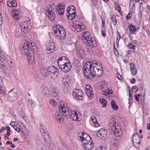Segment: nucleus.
Returning <instances> with one entry per match:
<instances>
[{
	"label": "nucleus",
	"instance_id": "603ef678",
	"mask_svg": "<svg viewBox=\"0 0 150 150\" xmlns=\"http://www.w3.org/2000/svg\"><path fill=\"white\" fill-rule=\"evenodd\" d=\"M16 122H11L10 123V125H11L13 128L14 127V126H15V123Z\"/></svg>",
	"mask_w": 150,
	"mask_h": 150
},
{
	"label": "nucleus",
	"instance_id": "7c9ffc66",
	"mask_svg": "<svg viewBox=\"0 0 150 150\" xmlns=\"http://www.w3.org/2000/svg\"><path fill=\"white\" fill-rule=\"evenodd\" d=\"M91 121L94 124V126L96 127H97L99 126V124L97 122V120L96 117L94 116H91Z\"/></svg>",
	"mask_w": 150,
	"mask_h": 150
},
{
	"label": "nucleus",
	"instance_id": "9b49d317",
	"mask_svg": "<svg viewBox=\"0 0 150 150\" xmlns=\"http://www.w3.org/2000/svg\"><path fill=\"white\" fill-rule=\"evenodd\" d=\"M20 27L22 31L24 33L30 31L31 26L30 23L28 21H23L20 24Z\"/></svg>",
	"mask_w": 150,
	"mask_h": 150
},
{
	"label": "nucleus",
	"instance_id": "e2e57ef3",
	"mask_svg": "<svg viewBox=\"0 0 150 150\" xmlns=\"http://www.w3.org/2000/svg\"><path fill=\"white\" fill-rule=\"evenodd\" d=\"M136 81V80L134 78H133L132 80L131 81L132 83H134V81Z\"/></svg>",
	"mask_w": 150,
	"mask_h": 150
},
{
	"label": "nucleus",
	"instance_id": "a878e982",
	"mask_svg": "<svg viewBox=\"0 0 150 150\" xmlns=\"http://www.w3.org/2000/svg\"><path fill=\"white\" fill-rule=\"evenodd\" d=\"M115 135V137H114L112 138L111 140V143L112 145L115 147H117L118 145V141L117 138V137Z\"/></svg>",
	"mask_w": 150,
	"mask_h": 150
},
{
	"label": "nucleus",
	"instance_id": "ea45409f",
	"mask_svg": "<svg viewBox=\"0 0 150 150\" xmlns=\"http://www.w3.org/2000/svg\"><path fill=\"white\" fill-rule=\"evenodd\" d=\"M63 82L65 85H68L70 84V81L69 79L68 78L65 79L63 78Z\"/></svg>",
	"mask_w": 150,
	"mask_h": 150
},
{
	"label": "nucleus",
	"instance_id": "c85d7f7f",
	"mask_svg": "<svg viewBox=\"0 0 150 150\" xmlns=\"http://www.w3.org/2000/svg\"><path fill=\"white\" fill-rule=\"evenodd\" d=\"M130 30V33L133 34H135L137 30V28L134 25H130L128 27Z\"/></svg>",
	"mask_w": 150,
	"mask_h": 150
},
{
	"label": "nucleus",
	"instance_id": "3c124183",
	"mask_svg": "<svg viewBox=\"0 0 150 150\" xmlns=\"http://www.w3.org/2000/svg\"><path fill=\"white\" fill-rule=\"evenodd\" d=\"M67 8L68 9H70L71 10H76L75 7L74 6L72 5L70 6Z\"/></svg>",
	"mask_w": 150,
	"mask_h": 150
},
{
	"label": "nucleus",
	"instance_id": "052dcab7",
	"mask_svg": "<svg viewBox=\"0 0 150 150\" xmlns=\"http://www.w3.org/2000/svg\"><path fill=\"white\" fill-rule=\"evenodd\" d=\"M135 99H136V100L137 101H139V98L137 96V95H135Z\"/></svg>",
	"mask_w": 150,
	"mask_h": 150
},
{
	"label": "nucleus",
	"instance_id": "4d7b16f0",
	"mask_svg": "<svg viewBox=\"0 0 150 150\" xmlns=\"http://www.w3.org/2000/svg\"><path fill=\"white\" fill-rule=\"evenodd\" d=\"M132 100V96H130V97H129V104H130Z\"/></svg>",
	"mask_w": 150,
	"mask_h": 150
},
{
	"label": "nucleus",
	"instance_id": "7ed1b4c3",
	"mask_svg": "<svg viewBox=\"0 0 150 150\" xmlns=\"http://www.w3.org/2000/svg\"><path fill=\"white\" fill-rule=\"evenodd\" d=\"M78 139L82 142V146L85 149L89 150L94 146V143L90 136L86 133H80L78 135Z\"/></svg>",
	"mask_w": 150,
	"mask_h": 150
},
{
	"label": "nucleus",
	"instance_id": "c756f323",
	"mask_svg": "<svg viewBox=\"0 0 150 150\" xmlns=\"http://www.w3.org/2000/svg\"><path fill=\"white\" fill-rule=\"evenodd\" d=\"M19 14V12L18 10H16L15 9H13L12 14L13 16V18L16 19H17L19 17L18 14Z\"/></svg>",
	"mask_w": 150,
	"mask_h": 150
},
{
	"label": "nucleus",
	"instance_id": "4468645a",
	"mask_svg": "<svg viewBox=\"0 0 150 150\" xmlns=\"http://www.w3.org/2000/svg\"><path fill=\"white\" fill-rule=\"evenodd\" d=\"M132 139L134 146L137 148L138 147L140 139L138 133H136L134 134L132 136Z\"/></svg>",
	"mask_w": 150,
	"mask_h": 150
},
{
	"label": "nucleus",
	"instance_id": "6e6d98bb",
	"mask_svg": "<svg viewBox=\"0 0 150 150\" xmlns=\"http://www.w3.org/2000/svg\"><path fill=\"white\" fill-rule=\"evenodd\" d=\"M28 102L30 103V104L32 105L34 102L33 101V100L31 99H29L28 100Z\"/></svg>",
	"mask_w": 150,
	"mask_h": 150
},
{
	"label": "nucleus",
	"instance_id": "8fccbe9b",
	"mask_svg": "<svg viewBox=\"0 0 150 150\" xmlns=\"http://www.w3.org/2000/svg\"><path fill=\"white\" fill-rule=\"evenodd\" d=\"M116 10H118L119 12L120 13L121 8L118 5H117V6L116 7Z\"/></svg>",
	"mask_w": 150,
	"mask_h": 150
},
{
	"label": "nucleus",
	"instance_id": "393cba45",
	"mask_svg": "<svg viewBox=\"0 0 150 150\" xmlns=\"http://www.w3.org/2000/svg\"><path fill=\"white\" fill-rule=\"evenodd\" d=\"M7 6L10 7H16L17 3L15 0H8L7 2Z\"/></svg>",
	"mask_w": 150,
	"mask_h": 150
},
{
	"label": "nucleus",
	"instance_id": "f8f14e48",
	"mask_svg": "<svg viewBox=\"0 0 150 150\" xmlns=\"http://www.w3.org/2000/svg\"><path fill=\"white\" fill-rule=\"evenodd\" d=\"M73 96L74 98L77 100L83 99V92L80 89H74L73 92Z\"/></svg>",
	"mask_w": 150,
	"mask_h": 150
},
{
	"label": "nucleus",
	"instance_id": "aec40b11",
	"mask_svg": "<svg viewBox=\"0 0 150 150\" xmlns=\"http://www.w3.org/2000/svg\"><path fill=\"white\" fill-rule=\"evenodd\" d=\"M59 90L55 87H51L49 89L48 95L53 97H56L58 96Z\"/></svg>",
	"mask_w": 150,
	"mask_h": 150
},
{
	"label": "nucleus",
	"instance_id": "bf43d9fd",
	"mask_svg": "<svg viewBox=\"0 0 150 150\" xmlns=\"http://www.w3.org/2000/svg\"><path fill=\"white\" fill-rule=\"evenodd\" d=\"M139 6L140 8H143L142 2L140 3Z\"/></svg>",
	"mask_w": 150,
	"mask_h": 150
},
{
	"label": "nucleus",
	"instance_id": "423d86ee",
	"mask_svg": "<svg viewBox=\"0 0 150 150\" xmlns=\"http://www.w3.org/2000/svg\"><path fill=\"white\" fill-rule=\"evenodd\" d=\"M81 40L84 43L88 46L96 47L97 46L95 38L90 35L89 32H86L83 33L82 36Z\"/></svg>",
	"mask_w": 150,
	"mask_h": 150
},
{
	"label": "nucleus",
	"instance_id": "dca6fc26",
	"mask_svg": "<svg viewBox=\"0 0 150 150\" xmlns=\"http://www.w3.org/2000/svg\"><path fill=\"white\" fill-rule=\"evenodd\" d=\"M85 92L88 98L91 99L93 97L94 95L92 91V88L89 85H87L85 86Z\"/></svg>",
	"mask_w": 150,
	"mask_h": 150
},
{
	"label": "nucleus",
	"instance_id": "de8ad7c7",
	"mask_svg": "<svg viewBox=\"0 0 150 150\" xmlns=\"http://www.w3.org/2000/svg\"><path fill=\"white\" fill-rule=\"evenodd\" d=\"M92 2L95 6H96L98 3V0H91Z\"/></svg>",
	"mask_w": 150,
	"mask_h": 150
},
{
	"label": "nucleus",
	"instance_id": "680f3d73",
	"mask_svg": "<svg viewBox=\"0 0 150 150\" xmlns=\"http://www.w3.org/2000/svg\"><path fill=\"white\" fill-rule=\"evenodd\" d=\"M147 129L148 130L150 129V124L149 123L147 124Z\"/></svg>",
	"mask_w": 150,
	"mask_h": 150
},
{
	"label": "nucleus",
	"instance_id": "f3484780",
	"mask_svg": "<svg viewBox=\"0 0 150 150\" xmlns=\"http://www.w3.org/2000/svg\"><path fill=\"white\" fill-rule=\"evenodd\" d=\"M107 86L105 83H103L101 85V88L102 89L101 91V93L102 94L107 96L109 94H111L112 92V90L108 88L103 89L106 87Z\"/></svg>",
	"mask_w": 150,
	"mask_h": 150
},
{
	"label": "nucleus",
	"instance_id": "cd10ccee",
	"mask_svg": "<svg viewBox=\"0 0 150 150\" xmlns=\"http://www.w3.org/2000/svg\"><path fill=\"white\" fill-rule=\"evenodd\" d=\"M4 60L0 57V68L2 71L6 70L7 67L5 65L3 62Z\"/></svg>",
	"mask_w": 150,
	"mask_h": 150
},
{
	"label": "nucleus",
	"instance_id": "0e129e2a",
	"mask_svg": "<svg viewBox=\"0 0 150 150\" xmlns=\"http://www.w3.org/2000/svg\"><path fill=\"white\" fill-rule=\"evenodd\" d=\"M6 143L7 144H9L11 145L12 143L11 142L8 141L6 142Z\"/></svg>",
	"mask_w": 150,
	"mask_h": 150
},
{
	"label": "nucleus",
	"instance_id": "a211bd4d",
	"mask_svg": "<svg viewBox=\"0 0 150 150\" xmlns=\"http://www.w3.org/2000/svg\"><path fill=\"white\" fill-rule=\"evenodd\" d=\"M65 8L64 4L63 3H59L56 7V10L60 15H62L64 14Z\"/></svg>",
	"mask_w": 150,
	"mask_h": 150
},
{
	"label": "nucleus",
	"instance_id": "9d476101",
	"mask_svg": "<svg viewBox=\"0 0 150 150\" xmlns=\"http://www.w3.org/2000/svg\"><path fill=\"white\" fill-rule=\"evenodd\" d=\"M66 103L60 104L59 108L60 112H62L63 115L65 117H67L69 114H71V110L69 109L67 106Z\"/></svg>",
	"mask_w": 150,
	"mask_h": 150
},
{
	"label": "nucleus",
	"instance_id": "bb28decb",
	"mask_svg": "<svg viewBox=\"0 0 150 150\" xmlns=\"http://www.w3.org/2000/svg\"><path fill=\"white\" fill-rule=\"evenodd\" d=\"M42 91L44 96L48 98L49 95H48L49 89L48 90L47 87L45 86H42Z\"/></svg>",
	"mask_w": 150,
	"mask_h": 150
},
{
	"label": "nucleus",
	"instance_id": "4c0bfd02",
	"mask_svg": "<svg viewBox=\"0 0 150 150\" xmlns=\"http://www.w3.org/2000/svg\"><path fill=\"white\" fill-rule=\"evenodd\" d=\"M67 17L69 19L72 20L74 19L76 15L75 14H69L67 15Z\"/></svg>",
	"mask_w": 150,
	"mask_h": 150
},
{
	"label": "nucleus",
	"instance_id": "0eeeda50",
	"mask_svg": "<svg viewBox=\"0 0 150 150\" xmlns=\"http://www.w3.org/2000/svg\"><path fill=\"white\" fill-rule=\"evenodd\" d=\"M109 126L110 129L113 131L115 135L118 137L122 134V132L120 126L118 125V123L116 122L114 119H112L110 120Z\"/></svg>",
	"mask_w": 150,
	"mask_h": 150
},
{
	"label": "nucleus",
	"instance_id": "49530a36",
	"mask_svg": "<svg viewBox=\"0 0 150 150\" xmlns=\"http://www.w3.org/2000/svg\"><path fill=\"white\" fill-rule=\"evenodd\" d=\"M138 88L136 86H134L132 88V90L134 92H136L138 90Z\"/></svg>",
	"mask_w": 150,
	"mask_h": 150
},
{
	"label": "nucleus",
	"instance_id": "1a4fd4ad",
	"mask_svg": "<svg viewBox=\"0 0 150 150\" xmlns=\"http://www.w3.org/2000/svg\"><path fill=\"white\" fill-rule=\"evenodd\" d=\"M45 10L47 13L49 19L51 21H53L55 18V14L52 6L51 5L48 6L45 8Z\"/></svg>",
	"mask_w": 150,
	"mask_h": 150
},
{
	"label": "nucleus",
	"instance_id": "5fc2aeb1",
	"mask_svg": "<svg viewBox=\"0 0 150 150\" xmlns=\"http://www.w3.org/2000/svg\"><path fill=\"white\" fill-rule=\"evenodd\" d=\"M116 77L118 79L120 80H121V79L122 78V77L121 76L120 74H117Z\"/></svg>",
	"mask_w": 150,
	"mask_h": 150
},
{
	"label": "nucleus",
	"instance_id": "e433bc0d",
	"mask_svg": "<svg viewBox=\"0 0 150 150\" xmlns=\"http://www.w3.org/2000/svg\"><path fill=\"white\" fill-rule=\"evenodd\" d=\"M100 101L103 107H105L106 106L107 101L105 99L101 98L100 99Z\"/></svg>",
	"mask_w": 150,
	"mask_h": 150
},
{
	"label": "nucleus",
	"instance_id": "79ce46f5",
	"mask_svg": "<svg viewBox=\"0 0 150 150\" xmlns=\"http://www.w3.org/2000/svg\"><path fill=\"white\" fill-rule=\"evenodd\" d=\"M50 105L51 106H55L57 105V103L55 101L53 100H51L50 101Z\"/></svg>",
	"mask_w": 150,
	"mask_h": 150
},
{
	"label": "nucleus",
	"instance_id": "b1692460",
	"mask_svg": "<svg viewBox=\"0 0 150 150\" xmlns=\"http://www.w3.org/2000/svg\"><path fill=\"white\" fill-rule=\"evenodd\" d=\"M129 65L130 70L132 74L133 75H136L137 74V70L134 64L132 62Z\"/></svg>",
	"mask_w": 150,
	"mask_h": 150
},
{
	"label": "nucleus",
	"instance_id": "6e6552de",
	"mask_svg": "<svg viewBox=\"0 0 150 150\" xmlns=\"http://www.w3.org/2000/svg\"><path fill=\"white\" fill-rule=\"evenodd\" d=\"M53 30L56 36L61 40L65 38L66 32L64 28L61 25H56L53 27Z\"/></svg>",
	"mask_w": 150,
	"mask_h": 150
},
{
	"label": "nucleus",
	"instance_id": "412c9836",
	"mask_svg": "<svg viewBox=\"0 0 150 150\" xmlns=\"http://www.w3.org/2000/svg\"><path fill=\"white\" fill-rule=\"evenodd\" d=\"M71 114H69L67 117L69 116L71 117L74 120L79 121L80 120V115L78 114L76 112L75 110H71Z\"/></svg>",
	"mask_w": 150,
	"mask_h": 150
},
{
	"label": "nucleus",
	"instance_id": "72a5a7b5",
	"mask_svg": "<svg viewBox=\"0 0 150 150\" xmlns=\"http://www.w3.org/2000/svg\"><path fill=\"white\" fill-rule=\"evenodd\" d=\"M21 123H15V126L14 127V129L17 132H20L21 131Z\"/></svg>",
	"mask_w": 150,
	"mask_h": 150
},
{
	"label": "nucleus",
	"instance_id": "69168bd1",
	"mask_svg": "<svg viewBox=\"0 0 150 150\" xmlns=\"http://www.w3.org/2000/svg\"><path fill=\"white\" fill-rule=\"evenodd\" d=\"M101 32H102V35L103 36H105L106 35L105 33L103 30H102Z\"/></svg>",
	"mask_w": 150,
	"mask_h": 150
},
{
	"label": "nucleus",
	"instance_id": "ddd939ff",
	"mask_svg": "<svg viewBox=\"0 0 150 150\" xmlns=\"http://www.w3.org/2000/svg\"><path fill=\"white\" fill-rule=\"evenodd\" d=\"M46 52L47 54H50L53 52L55 49V46L54 43L51 41L47 42L46 43Z\"/></svg>",
	"mask_w": 150,
	"mask_h": 150
},
{
	"label": "nucleus",
	"instance_id": "a19ab883",
	"mask_svg": "<svg viewBox=\"0 0 150 150\" xmlns=\"http://www.w3.org/2000/svg\"><path fill=\"white\" fill-rule=\"evenodd\" d=\"M63 150H73L67 145H64L62 147Z\"/></svg>",
	"mask_w": 150,
	"mask_h": 150
},
{
	"label": "nucleus",
	"instance_id": "2eb2a0df",
	"mask_svg": "<svg viewBox=\"0 0 150 150\" xmlns=\"http://www.w3.org/2000/svg\"><path fill=\"white\" fill-rule=\"evenodd\" d=\"M73 27L76 30L77 32L82 31L85 28L84 25L81 22L79 21L74 22Z\"/></svg>",
	"mask_w": 150,
	"mask_h": 150
},
{
	"label": "nucleus",
	"instance_id": "338daca9",
	"mask_svg": "<svg viewBox=\"0 0 150 150\" xmlns=\"http://www.w3.org/2000/svg\"><path fill=\"white\" fill-rule=\"evenodd\" d=\"M6 128L7 129L8 131H10V128L8 126H6Z\"/></svg>",
	"mask_w": 150,
	"mask_h": 150
},
{
	"label": "nucleus",
	"instance_id": "c9c22d12",
	"mask_svg": "<svg viewBox=\"0 0 150 150\" xmlns=\"http://www.w3.org/2000/svg\"><path fill=\"white\" fill-rule=\"evenodd\" d=\"M111 106L113 109L114 110H116L118 109V106L117 105L114 100H113L111 102Z\"/></svg>",
	"mask_w": 150,
	"mask_h": 150
},
{
	"label": "nucleus",
	"instance_id": "f704fd0d",
	"mask_svg": "<svg viewBox=\"0 0 150 150\" xmlns=\"http://www.w3.org/2000/svg\"><path fill=\"white\" fill-rule=\"evenodd\" d=\"M40 131L42 133L45 134H47V130L46 127L44 125L41 124L40 126Z\"/></svg>",
	"mask_w": 150,
	"mask_h": 150
},
{
	"label": "nucleus",
	"instance_id": "a18cd8bd",
	"mask_svg": "<svg viewBox=\"0 0 150 150\" xmlns=\"http://www.w3.org/2000/svg\"><path fill=\"white\" fill-rule=\"evenodd\" d=\"M96 150H105V149L103 145H101L97 147Z\"/></svg>",
	"mask_w": 150,
	"mask_h": 150
},
{
	"label": "nucleus",
	"instance_id": "4be33fe9",
	"mask_svg": "<svg viewBox=\"0 0 150 150\" xmlns=\"http://www.w3.org/2000/svg\"><path fill=\"white\" fill-rule=\"evenodd\" d=\"M129 6L130 8V12L126 16V18L127 19H129L131 18L132 16L131 13H134L135 9V4H134L133 1H131L129 2Z\"/></svg>",
	"mask_w": 150,
	"mask_h": 150
},
{
	"label": "nucleus",
	"instance_id": "473e14b6",
	"mask_svg": "<svg viewBox=\"0 0 150 150\" xmlns=\"http://www.w3.org/2000/svg\"><path fill=\"white\" fill-rule=\"evenodd\" d=\"M78 55L81 58H83L85 56V52L82 49L79 50L77 52Z\"/></svg>",
	"mask_w": 150,
	"mask_h": 150
},
{
	"label": "nucleus",
	"instance_id": "f257e3e1",
	"mask_svg": "<svg viewBox=\"0 0 150 150\" xmlns=\"http://www.w3.org/2000/svg\"><path fill=\"white\" fill-rule=\"evenodd\" d=\"M93 64L91 62H86L83 67L84 75L88 78L92 79L96 75L99 76L103 74V69L100 63Z\"/></svg>",
	"mask_w": 150,
	"mask_h": 150
},
{
	"label": "nucleus",
	"instance_id": "2f4dec72",
	"mask_svg": "<svg viewBox=\"0 0 150 150\" xmlns=\"http://www.w3.org/2000/svg\"><path fill=\"white\" fill-rule=\"evenodd\" d=\"M44 136L45 137L44 140L45 143L50 145L51 142L50 138L49 137L47 134H45Z\"/></svg>",
	"mask_w": 150,
	"mask_h": 150
},
{
	"label": "nucleus",
	"instance_id": "5701e85b",
	"mask_svg": "<svg viewBox=\"0 0 150 150\" xmlns=\"http://www.w3.org/2000/svg\"><path fill=\"white\" fill-rule=\"evenodd\" d=\"M54 117L55 120L58 122H63V118L61 115L58 112H56L54 114Z\"/></svg>",
	"mask_w": 150,
	"mask_h": 150
},
{
	"label": "nucleus",
	"instance_id": "13d9d810",
	"mask_svg": "<svg viewBox=\"0 0 150 150\" xmlns=\"http://www.w3.org/2000/svg\"><path fill=\"white\" fill-rule=\"evenodd\" d=\"M118 35H119V37L117 38V40H116V42H117L118 44V42H119V40H120V38H121L120 35L119 34V33H118Z\"/></svg>",
	"mask_w": 150,
	"mask_h": 150
},
{
	"label": "nucleus",
	"instance_id": "774afa93",
	"mask_svg": "<svg viewBox=\"0 0 150 150\" xmlns=\"http://www.w3.org/2000/svg\"><path fill=\"white\" fill-rule=\"evenodd\" d=\"M10 131H7V132L6 133V135H7V136H9L10 135Z\"/></svg>",
	"mask_w": 150,
	"mask_h": 150
},
{
	"label": "nucleus",
	"instance_id": "58836bf2",
	"mask_svg": "<svg viewBox=\"0 0 150 150\" xmlns=\"http://www.w3.org/2000/svg\"><path fill=\"white\" fill-rule=\"evenodd\" d=\"M67 14H71L73 13L76 14V10H71L70 9H68V8H67Z\"/></svg>",
	"mask_w": 150,
	"mask_h": 150
},
{
	"label": "nucleus",
	"instance_id": "09e8293b",
	"mask_svg": "<svg viewBox=\"0 0 150 150\" xmlns=\"http://www.w3.org/2000/svg\"><path fill=\"white\" fill-rule=\"evenodd\" d=\"M112 21L114 22H116V16H113L111 18Z\"/></svg>",
	"mask_w": 150,
	"mask_h": 150
},
{
	"label": "nucleus",
	"instance_id": "39448f33",
	"mask_svg": "<svg viewBox=\"0 0 150 150\" xmlns=\"http://www.w3.org/2000/svg\"><path fill=\"white\" fill-rule=\"evenodd\" d=\"M58 64L60 69L63 71L67 72L71 68V65L69 59L65 57H62L58 59Z\"/></svg>",
	"mask_w": 150,
	"mask_h": 150
},
{
	"label": "nucleus",
	"instance_id": "6ab92c4d",
	"mask_svg": "<svg viewBox=\"0 0 150 150\" xmlns=\"http://www.w3.org/2000/svg\"><path fill=\"white\" fill-rule=\"evenodd\" d=\"M107 131L103 129H100L97 133V135L98 137L103 139H105L107 137Z\"/></svg>",
	"mask_w": 150,
	"mask_h": 150
},
{
	"label": "nucleus",
	"instance_id": "37998d69",
	"mask_svg": "<svg viewBox=\"0 0 150 150\" xmlns=\"http://www.w3.org/2000/svg\"><path fill=\"white\" fill-rule=\"evenodd\" d=\"M127 47L129 49H133L134 50L135 49V45H133L132 43H130L128 44Z\"/></svg>",
	"mask_w": 150,
	"mask_h": 150
},
{
	"label": "nucleus",
	"instance_id": "c03bdc74",
	"mask_svg": "<svg viewBox=\"0 0 150 150\" xmlns=\"http://www.w3.org/2000/svg\"><path fill=\"white\" fill-rule=\"evenodd\" d=\"M0 94L5 95L6 94V92H5L4 89L2 88L1 86L0 87Z\"/></svg>",
	"mask_w": 150,
	"mask_h": 150
},
{
	"label": "nucleus",
	"instance_id": "864d4df0",
	"mask_svg": "<svg viewBox=\"0 0 150 150\" xmlns=\"http://www.w3.org/2000/svg\"><path fill=\"white\" fill-rule=\"evenodd\" d=\"M2 17L1 14L0 13V25L2 24Z\"/></svg>",
	"mask_w": 150,
	"mask_h": 150
},
{
	"label": "nucleus",
	"instance_id": "20e7f679",
	"mask_svg": "<svg viewBox=\"0 0 150 150\" xmlns=\"http://www.w3.org/2000/svg\"><path fill=\"white\" fill-rule=\"evenodd\" d=\"M41 73L44 76H48L53 79L57 78L59 75L58 69L54 66H49L47 68H42Z\"/></svg>",
	"mask_w": 150,
	"mask_h": 150
},
{
	"label": "nucleus",
	"instance_id": "f03ea898",
	"mask_svg": "<svg viewBox=\"0 0 150 150\" xmlns=\"http://www.w3.org/2000/svg\"><path fill=\"white\" fill-rule=\"evenodd\" d=\"M32 42V41L26 42L23 47L24 54L28 57V62L30 64H32L34 62V54L36 52L35 50H34L36 47L34 46L35 44Z\"/></svg>",
	"mask_w": 150,
	"mask_h": 150
}]
</instances>
